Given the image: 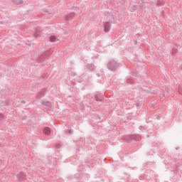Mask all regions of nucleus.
I'll use <instances>...</instances> for the list:
<instances>
[{
    "label": "nucleus",
    "instance_id": "obj_1",
    "mask_svg": "<svg viewBox=\"0 0 182 182\" xmlns=\"http://www.w3.org/2000/svg\"><path fill=\"white\" fill-rule=\"evenodd\" d=\"M124 140L127 143H130V141H132V140H134V141H140V140H141V137H140V136L137 134H132L125 136L124 137Z\"/></svg>",
    "mask_w": 182,
    "mask_h": 182
},
{
    "label": "nucleus",
    "instance_id": "obj_2",
    "mask_svg": "<svg viewBox=\"0 0 182 182\" xmlns=\"http://www.w3.org/2000/svg\"><path fill=\"white\" fill-rule=\"evenodd\" d=\"M107 68L109 70H112V72H115L116 69L119 68V63H117V62H116L115 60H112L107 63Z\"/></svg>",
    "mask_w": 182,
    "mask_h": 182
},
{
    "label": "nucleus",
    "instance_id": "obj_3",
    "mask_svg": "<svg viewBox=\"0 0 182 182\" xmlns=\"http://www.w3.org/2000/svg\"><path fill=\"white\" fill-rule=\"evenodd\" d=\"M111 28H112V26H110V22L107 21L104 23V31L105 33L109 32V31H110Z\"/></svg>",
    "mask_w": 182,
    "mask_h": 182
},
{
    "label": "nucleus",
    "instance_id": "obj_4",
    "mask_svg": "<svg viewBox=\"0 0 182 182\" xmlns=\"http://www.w3.org/2000/svg\"><path fill=\"white\" fill-rule=\"evenodd\" d=\"M17 178L19 181H23L26 180V176L23 173H20L17 174Z\"/></svg>",
    "mask_w": 182,
    "mask_h": 182
},
{
    "label": "nucleus",
    "instance_id": "obj_5",
    "mask_svg": "<svg viewBox=\"0 0 182 182\" xmlns=\"http://www.w3.org/2000/svg\"><path fill=\"white\" fill-rule=\"evenodd\" d=\"M95 99L97 102H102L103 100V94H96Z\"/></svg>",
    "mask_w": 182,
    "mask_h": 182
},
{
    "label": "nucleus",
    "instance_id": "obj_6",
    "mask_svg": "<svg viewBox=\"0 0 182 182\" xmlns=\"http://www.w3.org/2000/svg\"><path fill=\"white\" fill-rule=\"evenodd\" d=\"M45 92H46V89H43L40 92H38L36 95L37 99H41L45 96Z\"/></svg>",
    "mask_w": 182,
    "mask_h": 182
},
{
    "label": "nucleus",
    "instance_id": "obj_7",
    "mask_svg": "<svg viewBox=\"0 0 182 182\" xmlns=\"http://www.w3.org/2000/svg\"><path fill=\"white\" fill-rule=\"evenodd\" d=\"M75 18V13H70L65 16V21H70V19H73Z\"/></svg>",
    "mask_w": 182,
    "mask_h": 182
},
{
    "label": "nucleus",
    "instance_id": "obj_8",
    "mask_svg": "<svg viewBox=\"0 0 182 182\" xmlns=\"http://www.w3.org/2000/svg\"><path fill=\"white\" fill-rule=\"evenodd\" d=\"M46 55H49V51H46L45 55H41L38 60L39 63H42V62L45 61V58H46Z\"/></svg>",
    "mask_w": 182,
    "mask_h": 182
},
{
    "label": "nucleus",
    "instance_id": "obj_9",
    "mask_svg": "<svg viewBox=\"0 0 182 182\" xmlns=\"http://www.w3.org/2000/svg\"><path fill=\"white\" fill-rule=\"evenodd\" d=\"M85 68L87 69H88V70H90V72H93V70H95V65H93L92 64H87L85 65Z\"/></svg>",
    "mask_w": 182,
    "mask_h": 182
},
{
    "label": "nucleus",
    "instance_id": "obj_10",
    "mask_svg": "<svg viewBox=\"0 0 182 182\" xmlns=\"http://www.w3.org/2000/svg\"><path fill=\"white\" fill-rule=\"evenodd\" d=\"M41 28H36V33L33 34L34 38H38V36H40L41 33Z\"/></svg>",
    "mask_w": 182,
    "mask_h": 182
},
{
    "label": "nucleus",
    "instance_id": "obj_11",
    "mask_svg": "<svg viewBox=\"0 0 182 182\" xmlns=\"http://www.w3.org/2000/svg\"><path fill=\"white\" fill-rule=\"evenodd\" d=\"M12 2L14 5H21L23 4V0H12Z\"/></svg>",
    "mask_w": 182,
    "mask_h": 182
},
{
    "label": "nucleus",
    "instance_id": "obj_12",
    "mask_svg": "<svg viewBox=\"0 0 182 182\" xmlns=\"http://www.w3.org/2000/svg\"><path fill=\"white\" fill-rule=\"evenodd\" d=\"M43 133L44 134H47L48 136H49V134H50V128L45 127L43 129Z\"/></svg>",
    "mask_w": 182,
    "mask_h": 182
},
{
    "label": "nucleus",
    "instance_id": "obj_13",
    "mask_svg": "<svg viewBox=\"0 0 182 182\" xmlns=\"http://www.w3.org/2000/svg\"><path fill=\"white\" fill-rule=\"evenodd\" d=\"M42 105H43V106H48V107H50V106H52V103H50V102L49 101H43L42 102Z\"/></svg>",
    "mask_w": 182,
    "mask_h": 182
},
{
    "label": "nucleus",
    "instance_id": "obj_14",
    "mask_svg": "<svg viewBox=\"0 0 182 182\" xmlns=\"http://www.w3.org/2000/svg\"><path fill=\"white\" fill-rule=\"evenodd\" d=\"M50 42H55V41H56V36H51L50 37Z\"/></svg>",
    "mask_w": 182,
    "mask_h": 182
},
{
    "label": "nucleus",
    "instance_id": "obj_15",
    "mask_svg": "<svg viewBox=\"0 0 182 182\" xmlns=\"http://www.w3.org/2000/svg\"><path fill=\"white\" fill-rule=\"evenodd\" d=\"M171 53H172V55L177 53V46H176L175 47L173 48Z\"/></svg>",
    "mask_w": 182,
    "mask_h": 182
},
{
    "label": "nucleus",
    "instance_id": "obj_16",
    "mask_svg": "<svg viewBox=\"0 0 182 182\" xmlns=\"http://www.w3.org/2000/svg\"><path fill=\"white\" fill-rule=\"evenodd\" d=\"M158 6H161V5H164V1H157Z\"/></svg>",
    "mask_w": 182,
    "mask_h": 182
},
{
    "label": "nucleus",
    "instance_id": "obj_17",
    "mask_svg": "<svg viewBox=\"0 0 182 182\" xmlns=\"http://www.w3.org/2000/svg\"><path fill=\"white\" fill-rule=\"evenodd\" d=\"M111 22L113 23L116 22V17L114 16H112Z\"/></svg>",
    "mask_w": 182,
    "mask_h": 182
},
{
    "label": "nucleus",
    "instance_id": "obj_18",
    "mask_svg": "<svg viewBox=\"0 0 182 182\" xmlns=\"http://www.w3.org/2000/svg\"><path fill=\"white\" fill-rule=\"evenodd\" d=\"M127 82L132 84V83H133V80L129 78L127 80Z\"/></svg>",
    "mask_w": 182,
    "mask_h": 182
},
{
    "label": "nucleus",
    "instance_id": "obj_19",
    "mask_svg": "<svg viewBox=\"0 0 182 182\" xmlns=\"http://www.w3.org/2000/svg\"><path fill=\"white\" fill-rule=\"evenodd\" d=\"M4 117H5L4 115V114L0 113V121H1V120H4Z\"/></svg>",
    "mask_w": 182,
    "mask_h": 182
},
{
    "label": "nucleus",
    "instance_id": "obj_20",
    "mask_svg": "<svg viewBox=\"0 0 182 182\" xmlns=\"http://www.w3.org/2000/svg\"><path fill=\"white\" fill-rule=\"evenodd\" d=\"M68 133H69L70 134H73V131L71 130V129H69V130H68Z\"/></svg>",
    "mask_w": 182,
    "mask_h": 182
},
{
    "label": "nucleus",
    "instance_id": "obj_21",
    "mask_svg": "<svg viewBox=\"0 0 182 182\" xmlns=\"http://www.w3.org/2000/svg\"><path fill=\"white\" fill-rule=\"evenodd\" d=\"M56 147H57V149H60V144H57Z\"/></svg>",
    "mask_w": 182,
    "mask_h": 182
},
{
    "label": "nucleus",
    "instance_id": "obj_22",
    "mask_svg": "<svg viewBox=\"0 0 182 182\" xmlns=\"http://www.w3.org/2000/svg\"><path fill=\"white\" fill-rule=\"evenodd\" d=\"M133 9H137V6H134Z\"/></svg>",
    "mask_w": 182,
    "mask_h": 182
},
{
    "label": "nucleus",
    "instance_id": "obj_23",
    "mask_svg": "<svg viewBox=\"0 0 182 182\" xmlns=\"http://www.w3.org/2000/svg\"><path fill=\"white\" fill-rule=\"evenodd\" d=\"M23 120H26V116L23 117Z\"/></svg>",
    "mask_w": 182,
    "mask_h": 182
},
{
    "label": "nucleus",
    "instance_id": "obj_24",
    "mask_svg": "<svg viewBox=\"0 0 182 182\" xmlns=\"http://www.w3.org/2000/svg\"><path fill=\"white\" fill-rule=\"evenodd\" d=\"M134 44L136 45V43H137V41H134Z\"/></svg>",
    "mask_w": 182,
    "mask_h": 182
},
{
    "label": "nucleus",
    "instance_id": "obj_25",
    "mask_svg": "<svg viewBox=\"0 0 182 182\" xmlns=\"http://www.w3.org/2000/svg\"><path fill=\"white\" fill-rule=\"evenodd\" d=\"M21 103H24V104H25V103H26V102L23 100V101H21Z\"/></svg>",
    "mask_w": 182,
    "mask_h": 182
},
{
    "label": "nucleus",
    "instance_id": "obj_26",
    "mask_svg": "<svg viewBox=\"0 0 182 182\" xmlns=\"http://www.w3.org/2000/svg\"><path fill=\"white\" fill-rule=\"evenodd\" d=\"M142 127H141V126L139 127L140 130H141V128H142Z\"/></svg>",
    "mask_w": 182,
    "mask_h": 182
},
{
    "label": "nucleus",
    "instance_id": "obj_27",
    "mask_svg": "<svg viewBox=\"0 0 182 182\" xmlns=\"http://www.w3.org/2000/svg\"><path fill=\"white\" fill-rule=\"evenodd\" d=\"M136 106H139V103L136 104Z\"/></svg>",
    "mask_w": 182,
    "mask_h": 182
}]
</instances>
